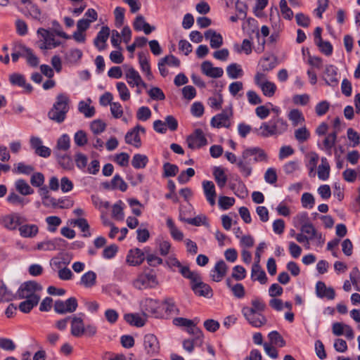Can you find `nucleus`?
Here are the masks:
<instances>
[{
  "label": "nucleus",
  "mask_w": 360,
  "mask_h": 360,
  "mask_svg": "<svg viewBox=\"0 0 360 360\" xmlns=\"http://www.w3.org/2000/svg\"><path fill=\"white\" fill-rule=\"evenodd\" d=\"M268 156L263 149L259 147L245 148L237 162V167L245 178L252 173V162H267Z\"/></svg>",
  "instance_id": "1"
},
{
  "label": "nucleus",
  "mask_w": 360,
  "mask_h": 360,
  "mask_svg": "<svg viewBox=\"0 0 360 360\" xmlns=\"http://www.w3.org/2000/svg\"><path fill=\"white\" fill-rule=\"evenodd\" d=\"M288 124L285 120L278 115L273 117L269 121L262 122L259 128H255L253 131L262 137L277 136L288 129Z\"/></svg>",
  "instance_id": "2"
},
{
  "label": "nucleus",
  "mask_w": 360,
  "mask_h": 360,
  "mask_svg": "<svg viewBox=\"0 0 360 360\" xmlns=\"http://www.w3.org/2000/svg\"><path fill=\"white\" fill-rule=\"evenodd\" d=\"M70 98L66 94H58L53 107L48 112V117L56 123L64 122L70 110Z\"/></svg>",
  "instance_id": "3"
},
{
  "label": "nucleus",
  "mask_w": 360,
  "mask_h": 360,
  "mask_svg": "<svg viewBox=\"0 0 360 360\" xmlns=\"http://www.w3.org/2000/svg\"><path fill=\"white\" fill-rule=\"evenodd\" d=\"M133 286L138 290L153 288L158 285V282L155 274L142 273L133 281Z\"/></svg>",
  "instance_id": "4"
},
{
  "label": "nucleus",
  "mask_w": 360,
  "mask_h": 360,
  "mask_svg": "<svg viewBox=\"0 0 360 360\" xmlns=\"http://www.w3.org/2000/svg\"><path fill=\"white\" fill-rule=\"evenodd\" d=\"M233 117V110L230 107L224 109L221 113L214 116L210 122L211 126L214 128H229L231 125V120Z\"/></svg>",
  "instance_id": "5"
},
{
  "label": "nucleus",
  "mask_w": 360,
  "mask_h": 360,
  "mask_svg": "<svg viewBox=\"0 0 360 360\" xmlns=\"http://www.w3.org/2000/svg\"><path fill=\"white\" fill-rule=\"evenodd\" d=\"M191 288L198 296L206 298H211L213 296L212 288L208 284L202 282L200 274L191 282Z\"/></svg>",
  "instance_id": "6"
},
{
  "label": "nucleus",
  "mask_w": 360,
  "mask_h": 360,
  "mask_svg": "<svg viewBox=\"0 0 360 360\" xmlns=\"http://www.w3.org/2000/svg\"><path fill=\"white\" fill-rule=\"evenodd\" d=\"M42 286L36 281H27L22 283L18 290L20 299H29L32 296H39L36 292L41 291Z\"/></svg>",
  "instance_id": "7"
},
{
  "label": "nucleus",
  "mask_w": 360,
  "mask_h": 360,
  "mask_svg": "<svg viewBox=\"0 0 360 360\" xmlns=\"http://www.w3.org/2000/svg\"><path fill=\"white\" fill-rule=\"evenodd\" d=\"M173 322L176 326L186 327L188 333L196 336L197 339L203 337L202 330L199 328L196 327V324L199 322V319H198L191 320L179 317L174 319Z\"/></svg>",
  "instance_id": "8"
},
{
  "label": "nucleus",
  "mask_w": 360,
  "mask_h": 360,
  "mask_svg": "<svg viewBox=\"0 0 360 360\" xmlns=\"http://www.w3.org/2000/svg\"><path fill=\"white\" fill-rule=\"evenodd\" d=\"M78 304L75 297H70L65 301L57 300L54 303V311L60 314L72 313L76 311Z\"/></svg>",
  "instance_id": "9"
},
{
  "label": "nucleus",
  "mask_w": 360,
  "mask_h": 360,
  "mask_svg": "<svg viewBox=\"0 0 360 360\" xmlns=\"http://www.w3.org/2000/svg\"><path fill=\"white\" fill-rule=\"evenodd\" d=\"M186 142L188 146L193 150L200 148L207 143V139L200 129H195L193 134L189 135Z\"/></svg>",
  "instance_id": "10"
},
{
  "label": "nucleus",
  "mask_w": 360,
  "mask_h": 360,
  "mask_svg": "<svg viewBox=\"0 0 360 360\" xmlns=\"http://www.w3.org/2000/svg\"><path fill=\"white\" fill-rule=\"evenodd\" d=\"M145 128L139 124H137L126 134L124 137L125 142L127 144L132 145L136 148H140L141 146V140L139 136V133L145 134Z\"/></svg>",
  "instance_id": "11"
},
{
  "label": "nucleus",
  "mask_w": 360,
  "mask_h": 360,
  "mask_svg": "<svg viewBox=\"0 0 360 360\" xmlns=\"http://www.w3.org/2000/svg\"><path fill=\"white\" fill-rule=\"evenodd\" d=\"M252 309H242V314L248 322L253 327L260 328L266 323V319L262 314H252Z\"/></svg>",
  "instance_id": "12"
},
{
  "label": "nucleus",
  "mask_w": 360,
  "mask_h": 360,
  "mask_svg": "<svg viewBox=\"0 0 360 360\" xmlns=\"http://www.w3.org/2000/svg\"><path fill=\"white\" fill-rule=\"evenodd\" d=\"M228 266L224 260L218 261L210 271V277L214 282H220L226 275Z\"/></svg>",
  "instance_id": "13"
},
{
  "label": "nucleus",
  "mask_w": 360,
  "mask_h": 360,
  "mask_svg": "<svg viewBox=\"0 0 360 360\" xmlns=\"http://www.w3.org/2000/svg\"><path fill=\"white\" fill-rule=\"evenodd\" d=\"M144 349L147 354L155 355L159 352L160 345L158 338L153 334H147L143 339Z\"/></svg>",
  "instance_id": "14"
},
{
  "label": "nucleus",
  "mask_w": 360,
  "mask_h": 360,
  "mask_svg": "<svg viewBox=\"0 0 360 360\" xmlns=\"http://www.w3.org/2000/svg\"><path fill=\"white\" fill-rule=\"evenodd\" d=\"M315 290L316 296L321 299L332 300L335 297V290L332 287H327L323 281L316 283Z\"/></svg>",
  "instance_id": "15"
},
{
  "label": "nucleus",
  "mask_w": 360,
  "mask_h": 360,
  "mask_svg": "<svg viewBox=\"0 0 360 360\" xmlns=\"http://www.w3.org/2000/svg\"><path fill=\"white\" fill-rule=\"evenodd\" d=\"M202 186L207 201L211 206H214L216 203L217 198L214 183L211 181L205 180L202 182Z\"/></svg>",
  "instance_id": "16"
},
{
  "label": "nucleus",
  "mask_w": 360,
  "mask_h": 360,
  "mask_svg": "<svg viewBox=\"0 0 360 360\" xmlns=\"http://www.w3.org/2000/svg\"><path fill=\"white\" fill-rule=\"evenodd\" d=\"M22 222V217L18 213H13L3 217L1 224L7 229L15 230Z\"/></svg>",
  "instance_id": "17"
},
{
  "label": "nucleus",
  "mask_w": 360,
  "mask_h": 360,
  "mask_svg": "<svg viewBox=\"0 0 360 360\" xmlns=\"http://www.w3.org/2000/svg\"><path fill=\"white\" fill-rule=\"evenodd\" d=\"M145 259L143 252L139 248L131 249L129 251L126 262L129 266L140 265Z\"/></svg>",
  "instance_id": "18"
},
{
  "label": "nucleus",
  "mask_w": 360,
  "mask_h": 360,
  "mask_svg": "<svg viewBox=\"0 0 360 360\" xmlns=\"http://www.w3.org/2000/svg\"><path fill=\"white\" fill-rule=\"evenodd\" d=\"M201 71L206 76L211 78H219L224 74L221 68L213 67L211 62L206 60L201 64Z\"/></svg>",
  "instance_id": "19"
},
{
  "label": "nucleus",
  "mask_w": 360,
  "mask_h": 360,
  "mask_svg": "<svg viewBox=\"0 0 360 360\" xmlns=\"http://www.w3.org/2000/svg\"><path fill=\"white\" fill-rule=\"evenodd\" d=\"M71 319V334L74 337H81L85 332V326L82 316H72Z\"/></svg>",
  "instance_id": "20"
},
{
  "label": "nucleus",
  "mask_w": 360,
  "mask_h": 360,
  "mask_svg": "<svg viewBox=\"0 0 360 360\" xmlns=\"http://www.w3.org/2000/svg\"><path fill=\"white\" fill-rule=\"evenodd\" d=\"M110 35V29L107 26L102 27L94 39V45L99 50H104L106 47V41Z\"/></svg>",
  "instance_id": "21"
},
{
  "label": "nucleus",
  "mask_w": 360,
  "mask_h": 360,
  "mask_svg": "<svg viewBox=\"0 0 360 360\" xmlns=\"http://www.w3.org/2000/svg\"><path fill=\"white\" fill-rule=\"evenodd\" d=\"M83 56L82 51L79 49H71L65 52L64 62L68 65H74L79 63Z\"/></svg>",
  "instance_id": "22"
},
{
  "label": "nucleus",
  "mask_w": 360,
  "mask_h": 360,
  "mask_svg": "<svg viewBox=\"0 0 360 360\" xmlns=\"http://www.w3.org/2000/svg\"><path fill=\"white\" fill-rule=\"evenodd\" d=\"M337 68L332 65H328L326 66L324 70V80L326 83L331 86H335L338 84V79H337Z\"/></svg>",
  "instance_id": "23"
},
{
  "label": "nucleus",
  "mask_w": 360,
  "mask_h": 360,
  "mask_svg": "<svg viewBox=\"0 0 360 360\" xmlns=\"http://www.w3.org/2000/svg\"><path fill=\"white\" fill-rule=\"evenodd\" d=\"M251 278L252 281H257L261 284H265L267 282V276L265 271L262 269L259 262H255L251 270Z\"/></svg>",
  "instance_id": "24"
},
{
  "label": "nucleus",
  "mask_w": 360,
  "mask_h": 360,
  "mask_svg": "<svg viewBox=\"0 0 360 360\" xmlns=\"http://www.w3.org/2000/svg\"><path fill=\"white\" fill-rule=\"evenodd\" d=\"M9 80L12 84L24 88L27 93H30L32 91V85L26 82L25 78L22 75L13 73L10 75Z\"/></svg>",
  "instance_id": "25"
},
{
  "label": "nucleus",
  "mask_w": 360,
  "mask_h": 360,
  "mask_svg": "<svg viewBox=\"0 0 360 360\" xmlns=\"http://www.w3.org/2000/svg\"><path fill=\"white\" fill-rule=\"evenodd\" d=\"M205 38L210 41L212 49H218L223 44L222 36L214 30H208L205 32Z\"/></svg>",
  "instance_id": "26"
},
{
  "label": "nucleus",
  "mask_w": 360,
  "mask_h": 360,
  "mask_svg": "<svg viewBox=\"0 0 360 360\" xmlns=\"http://www.w3.org/2000/svg\"><path fill=\"white\" fill-rule=\"evenodd\" d=\"M126 79L127 83L131 86H140L141 77L139 73L132 67H128L126 70Z\"/></svg>",
  "instance_id": "27"
},
{
  "label": "nucleus",
  "mask_w": 360,
  "mask_h": 360,
  "mask_svg": "<svg viewBox=\"0 0 360 360\" xmlns=\"http://www.w3.org/2000/svg\"><path fill=\"white\" fill-rule=\"evenodd\" d=\"M338 136V132L333 131L328 134L323 141V146H320L321 150H325L328 155L332 154V148L335 146Z\"/></svg>",
  "instance_id": "28"
},
{
  "label": "nucleus",
  "mask_w": 360,
  "mask_h": 360,
  "mask_svg": "<svg viewBox=\"0 0 360 360\" xmlns=\"http://www.w3.org/2000/svg\"><path fill=\"white\" fill-rule=\"evenodd\" d=\"M64 241L65 240L62 238H55L52 240L43 241L37 244L36 249L44 251L54 250L57 249L60 243H63Z\"/></svg>",
  "instance_id": "29"
},
{
  "label": "nucleus",
  "mask_w": 360,
  "mask_h": 360,
  "mask_svg": "<svg viewBox=\"0 0 360 360\" xmlns=\"http://www.w3.org/2000/svg\"><path fill=\"white\" fill-rule=\"evenodd\" d=\"M141 305L145 312L155 314L158 312L160 303L156 300L146 298L141 302Z\"/></svg>",
  "instance_id": "30"
},
{
  "label": "nucleus",
  "mask_w": 360,
  "mask_h": 360,
  "mask_svg": "<svg viewBox=\"0 0 360 360\" xmlns=\"http://www.w3.org/2000/svg\"><path fill=\"white\" fill-rule=\"evenodd\" d=\"M15 188L22 195H29L34 193V189L25 180L22 179L15 181Z\"/></svg>",
  "instance_id": "31"
},
{
  "label": "nucleus",
  "mask_w": 360,
  "mask_h": 360,
  "mask_svg": "<svg viewBox=\"0 0 360 360\" xmlns=\"http://www.w3.org/2000/svg\"><path fill=\"white\" fill-rule=\"evenodd\" d=\"M39 296H32L26 299L19 304V309L23 313H29L34 307L37 306L39 302Z\"/></svg>",
  "instance_id": "32"
},
{
  "label": "nucleus",
  "mask_w": 360,
  "mask_h": 360,
  "mask_svg": "<svg viewBox=\"0 0 360 360\" xmlns=\"http://www.w3.org/2000/svg\"><path fill=\"white\" fill-rule=\"evenodd\" d=\"M55 154L58 164L63 169L68 171H71L74 169V163L70 155L66 154L60 155L58 151H56Z\"/></svg>",
  "instance_id": "33"
},
{
  "label": "nucleus",
  "mask_w": 360,
  "mask_h": 360,
  "mask_svg": "<svg viewBox=\"0 0 360 360\" xmlns=\"http://www.w3.org/2000/svg\"><path fill=\"white\" fill-rule=\"evenodd\" d=\"M139 63L142 72L146 73L148 79H151L153 75L150 70L149 60L145 53L140 52L139 53Z\"/></svg>",
  "instance_id": "34"
},
{
  "label": "nucleus",
  "mask_w": 360,
  "mask_h": 360,
  "mask_svg": "<svg viewBox=\"0 0 360 360\" xmlns=\"http://www.w3.org/2000/svg\"><path fill=\"white\" fill-rule=\"evenodd\" d=\"M91 100L88 99L87 102L82 101L78 104V110L82 113L86 117H92L95 115V108L90 105Z\"/></svg>",
  "instance_id": "35"
},
{
  "label": "nucleus",
  "mask_w": 360,
  "mask_h": 360,
  "mask_svg": "<svg viewBox=\"0 0 360 360\" xmlns=\"http://www.w3.org/2000/svg\"><path fill=\"white\" fill-rule=\"evenodd\" d=\"M96 274L93 271L86 272L80 280V284L85 288H91L96 285Z\"/></svg>",
  "instance_id": "36"
},
{
  "label": "nucleus",
  "mask_w": 360,
  "mask_h": 360,
  "mask_svg": "<svg viewBox=\"0 0 360 360\" xmlns=\"http://www.w3.org/2000/svg\"><path fill=\"white\" fill-rule=\"evenodd\" d=\"M19 231L22 237L32 238L37 234L39 229L35 224H25L20 226Z\"/></svg>",
  "instance_id": "37"
},
{
  "label": "nucleus",
  "mask_w": 360,
  "mask_h": 360,
  "mask_svg": "<svg viewBox=\"0 0 360 360\" xmlns=\"http://www.w3.org/2000/svg\"><path fill=\"white\" fill-rule=\"evenodd\" d=\"M124 318L128 323L136 327H142L146 323V319L136 314H127Z\"/></svg>",
  "instance_id": "38"
},
{
  "label": "nucleus",
  "mask_w": 360,
  "mask_h": 360,
  "mask_svg": "<svg viewBox=\"0 0 360 360\" xmlns=\"http://www.w3.org/2000/svg\"><path fill=\"white\" fill-rule=\"evenodd\" d=\"M330 165L326 158H321V163L318 167V177L321 180H326L329 177Z\"/></svg>",
  "instance_id": "39"
},
{
  "label": "nucleus",
  "mask_w": 360,
  "mask_h": 360,
  "mask_svg": "<svg viewBox=\"0 0 360 360\" xmlns=\"http://www.w3.org/2000/svg\"><path fill=\"white\" fill-rule=\"evenodd\" d=\"M70 224L74 226H78L81 231L84 233V237H89L91 236V233L89 231V225L88 221L84 218H79L77 219L72 220Z\"/></svg>",
  "instance_id": "40"
},
{
  "label": "nucleus",
  "mask_w": 360,
  "mask_h": 360,
  "mask_svg": "<svg viewBox=\"0 0 360 360\" xmlns=\"http://www.w3.org/2000/svg\"><path fill=\"white\" fill-rule=\"evenodd\" d=\"M37 34H40L44 38V40L49 42L53 48H56L60 44V41L55 40L53 33L44 28H39L37 30Z\"/></svg>",
  "instance_id": "41"
},
{
  "label": "nucleus",
  "mask_w": 360,
  "mask_h": 360,
  "mask_svg": "<svg viewBox=\"0 0 360 360\" xmlns=\"http://www.w3.org/2000/svg\"><path fill=\"white\" fill-rule=\"evenodd\" d=\"M228 76L231 79L241 77L243 75L241 66L237 63H231L226 68Z\"/></svg>",
  "instance_id": "42"
},
{
  "label": "nucleus",
  "mask_w": 360,
  "mask_h": 360,
  "mask_svg": "<svg viewBox=\"0 0 360 360\" xmlns=\"http://www.w3.org/2000/svg\"><path fill=\"white\" fill-rule=\"evenodd\" d=\"M213 175L218 186L221 188H224L227 182V176L223 169L220 167H215L213 172Z\"/></svg>",
  "instance_id": "43"
},
{
  "label": "nucleus",
  "mask_w": 360,
  "mask_h": 360,
  "mask_svg": "<svg viewBox=\"0 0 360 360\" xmlns=\"http://www.w3.org/2000/svg\"><path fill=\"white\" fill-rule=\"evenodd\" d=\"M148 162V158L146 155L142 154H135L131 160V165L135 169L144 168Z\"/></svg>",
  "instance_id": "44"
},
{
  "label": "nucleus",
  "mask_w": 360,
  "mask_h": 360,
  "mask_svg": "<svg viewBox=\"0 0 360 360\" xmlns=\"http://www.w3.org/2000/svg\"><path fill=\"white\" fill-rule=\"evenodd\" d=\"M7 201L13 205H20L23 207L29 202V200L20 196L15 192H11L6 198Z\"/></svg>",
  "instance_id": "45"
},
{
  "label": "nucleus",
  "mask_w": 360,
  "mask_h": 360,
  "mask_svg": "<svg viewBox=\"0 0 360 360\" xmlns=\"http://www.w3.org/2000/svg\"><path fill=\"white\" fill-rule=\"evenodd\" d=\"M251 307H244L243 308L252 309L253 311L252 314H262V312L264 311L266 308L264 302L259 298L253 299L251 301Z\"/></svg>",
  "instance_id": "46"
},
{
  "label": "nucleus",
  "mask_w": 360,
  "mask_h": 360,
  "mask_svg": "<svg viewBox=\"0 0 360 360\" xmlns=\"http://www.w3.org/2000/svg\"><path fill=\"white\" fill-rule=\"evenodd\" d=\"M27 49V47L22 44H15L13 49V52L11 54L13 62H17L20 57L25 58L26 54L25 49Z\"/></svg>",
  "instance_id": "47"
},
{
  "label": "nucleus",
  "mask_w": 360,
  "mask_h": 360,
  "mask_svg": "<svg viewBox=\"0 0 360 360\" xmlns=\"http://www.w3.org/2000/svg\"><path fill=\"white\" fill-rule=\"evenodd\" d=\"M231 188L234 191V193L240 198H245L248 195V189L241 181H239L236 184H233Z\"/></svg>",
  "instance_id": "48"
},
{
  "label": "nucleus",
  "mask_w": 360,
  "mask_h": 360,
  "mask_svg": "<svg viewBox=\"0 0 360 360\" xmlns=\"http://www.w3.org/2000/svg\"><path fill=\"white\" fill-rule=\"evenodd\" d=\"M111 189H119L124 192L127 189V184L120 175L115 174L111 181Z\"/></svg>",
  "instance_id": "49"
},
{
  "label": "nucleus",
  "mask_w": 360,
  "mask_h": 360,
  "mask_svg": "<svg viewBox=\"0 0 360 360\" xmlns=\"http://www.w3.org/2000/svg\"><path fill=\"white\" fill-rule=\"evenodd\" d=\"M263 72H269L276 66V61L273 57H264L259 62Z\"/></svg>",
  "instance_id": "50"
},
{
  "label": "nucleus",
  "mask_w": 360,
  "mask_h": 360,
  "mask_svg": "<svg viewBox=\"0 0 360 360\" xmlns=\"http://www.w3.org/2000/svg\"><path fill=\"white\" fill-rule=\"evenodd\" d=\"M288 119L292 122L293 126H297L304 121L302 112L297 109H293L288 114Z\"/></svg>",
  "instance_id": "51"
},
{
  "label": "nucleus",
  "mask_w": 360,
  "mask_h": 360,
  "mask_svg": "<svg viewBox=\"0 0 360 360\" xmlns=\"http://www.w3.org/2000/svg\"><path fill=\"white\" fill-rule=\"evenodd\" d=\"M295 137L298 142L304 143L309 139L310 133L305 127H300L295 131Z\"/></svg>",
  "instance_id": "52"
},
{
  "label": "nucleus",
  "mask_w": 360,
  "mask_h": 360,
  "mask_svg": "<svg viewBox=\"0 0 360 360\" xmlns=\"http://www.w3.org/2000/svg\"><path fill=\"white\" fill-rule=\"evenodd\" d=\"M122 205L123 202L121 200H119L112 206V216L117 220L121 221L124 219V214Z\"/></svg>",
  "instance_id": "53"
},
{
  "label": "nucleus",
  "mask_w": 360,
  "mask_h": 360,
  "mask_svg": "<svg viewBox=\"0 0 360 360\" xmlns=\"http://www.w3.org/2000/svg\"><path fill=\"white\" fill-rule=\"evenodd\" d=\"M316 44L326 56H330L332 54L333 46L329 41H325L320 39L319 40H316Z\"/></svg>",
  "instance_id": "54"
},
{
  "label": "nucleus",
  "mask_w": 360,
  "mask_h": 360,
  "mask_svg": "<svg viewBox=\"0 0 360 360\" xmlns=\"http://www.w3.org/2000/svg\"><path fill=\"white\" fill-rule=\"evenodd\" d=\"M75 162L77 168L84 171L87 166L88 158L86 155L79 152L75 155Z\"/></svg>",
  "instance_id": "55"
},
{
  "label": "nucleus",
  "mask_w": 360,
  "mask_h": 360,
  "mask_svg": "<svg viewBox=\"0 0 360 360\" xmlns=\"http://www.w3.org/2000/svg\"><path fill=\"white\" fill-rule=\"evenodd\" d=\"M260 89L265 96L272 97L276 92V86L274 83L268 81L267 82L262 84Z\"/></svg>",
  "instance_id": "56"
},
{
  "label": "nucleus",
  "mask_w": 360,
  "mask_h": 360,
  "mask_svg": "<svg viewBox=\"0 0 360 360\" xmlns=\"http://www.w3.org/2000/svg\"><path fill=\"white\" fill-rule=\"evenodd\" d=\"M117 89L119 92L120 98L121 100L126 101L130 98V92L124 82L117 83Z\"/></svg>",
  "instance_id": "57"
},
{
  "label": "nucleus",
  "mask_w": 360,
  "mask_h": 360,
  "mask_svg": "<svg viewBox=\"0 0 360 360\" xmlns=\"http://www.w3.org/2000/svg\"><path fill=\"white\" fill-rule=\"evenodd\" d=\"M70 139L68 135H62L57 141V149L59 150L66 151L70 148Z\"/></svg>",
  "instance_id": "58"
},
{
  "label": "nucleus",
  "mask_w": 360,
  "mask_h": 360,
  "mask_svg": "<svg viewBox=\"0 0 360 360\" xmlns=\"http://www.w3.org/2000/svg\"><path fill=\"white\" fill-rule=\"evenodd\" d=\"M349 278L355 289L357 291H360V288L358 285V283H360V271L358 267L355 266L352 268L349 273Z\"/></svg>",
  "instance_id": "59"
},
{
  "label": "nucleus",
  "mask_w": 360,
  "mask_h": 360,
  "mask_svg": "<svg viewBox=\"0 0 360 360\" xmlns=\"http://www.w3.org/2000/svg\"><path fill=\"white\" fill-rule=\"evenodd\" d=\"M25 50L26 51L25 58L26 59L28 65L32 67H37L39 63L38 57L34 54L33 51L31 49L27 47V49Z\"/></svg>",
  "instance_id": "60"
},
{
  "label": "nucleus",
  "mask_w": 360,
  "mask_h": 360,
  "mask_svg": "<svg viewBox=\"0 0 360 360\" xmlns=\"http://www.w3.org/2000/svg\"><path fill=\"white\" fill-rule=\"evenodd\" d=\"M164 176H174L179 172V167L176 165L166 162L163 165Z\"/></svg>",
  "instance_id": "61"
},
{
  "label": "nucleus",
  "mask_w": 360,
  "mask_h": 360,
  "mask_svg": "<svg viewBox=\"0 0 360 360\" xmlns=\"http://www.w3.org/2000/svg\"><path fill=\"white\" fill-rule=\"evenodd\" d=\"M34 170V167L30 165H25L24 162H19L13 172L18 174H30Z\"/></svg>",
  "instance_id": "62"
},
{
  "label": "nucleus",
  "mask_w": 360,
  "mask_h": 360,
  "mask_svg": "<svg viewBox=\"0 0 360 360\" xmlns=\"http://www.w3.org/2000/svg\"><path fill=\"white\" fill-rule=\"evenodd\" d=\"M86 134L83 130H79L75 134L74 141L78 146H84L87 143Z\"/></svg>",
  "instance_id": "63"
},
{
  "label": "nucleus",
  "mask_w": 360,
  "mask_h": 360,
  "mask_svg": "<svg viewBox=\"0 0 360 360\" xmlns=\"http://www.w3.org/2000/svg\"><path fill=\"white\" fill-rule=\"evenodd\" d=\"M105 124L101 120H94L90 125L91 130L95 134H99L105 129Z\"/></svg>",
  "instance_id": "64"
}]
</instances>
